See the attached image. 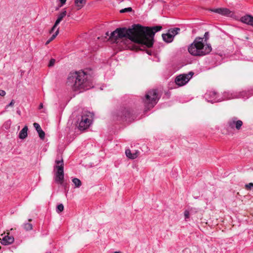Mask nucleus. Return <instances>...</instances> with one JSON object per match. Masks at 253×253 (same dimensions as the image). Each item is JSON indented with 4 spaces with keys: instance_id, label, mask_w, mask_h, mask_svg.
Masks as SVG:
<instances>
[{
    "instance_id": "nucleus-38",
    "label": "nucleus",
    "mask_w": 253,
    "mask_h": 253,
    "mask_svg": "<svg viewBox=\"0 0 253 253\" xmlns=\"http://www.w3.org/2000/svg\"><path fill=\"white\" fill-rule=\"evenodd\" d=\"M58 206H63V205L61 204L58 205Z\"/></svg>"
},
{
    "instance_id": "nucleus-14",
    "label": "nucleus",
    "mask_w": 253,
    "mask_h": 253,
    "mask_svg": "<svg viewBox=\"0 0 253 253\" xmlns=\"http://www.w3.org/2000/svg\"><path fill=\"white\" fill-rule=\"evenodd\" d=\"M138 151H137L135 153H131L129 149H126V157L132 160L136 159L138 157Z\"/></svg>"
},
{
    "instance_id": "nucleus-23",
    "label": "nucleus",
    "mask_w": 253,
    "mask_h": 253,
    "mask_svg": "<svg viewBox=\"0 0 253 253\" xmlns=\"http://www.w3.org/2000/svg\"><path fill=\"white\" fill-rule=\"evenodd\" d=\"M132 10L131 7H127L121 9L120 12V13H125L127 12H130Z\"/></svg>"
},
{
    "instance_id": "nucleus-22",
    "label": "nucleus",
    "mask_w": 253,
    "mask_h": 253,
    "mask_svg": "<svg viewBox=\"0 0 253 253\" xmlns=\"http://www.w3.org/2000/svg\"><path fill=\"white\" fill-rule=\"evenodd\" d=\"M32 224L30 223H27L24 225V228L27 231L32 230Z\"/></svg>"
},
{
    "instance_id": "nucleus-37",
    "label": "nucleus",
    "mask_w": 253,
    "mask_h": 253,
    "mask_svg": "<svg viewBox=\"0 0 253 253\" xmlns=\"http://www.w3.org/2000/svg\"><path fill=\"white\" fill-rule=\"evenodd\" d=\"M114 253H120L119 252H115Z\"/></svg>"
},
{
    "instance_id": "nucleus-33",
    "label": "nucleus",
    "mask_w": 253,
    "mask_h": 253,
    "mask_svg": "<svg viewBox=\"0 0 253 253\" xmlns=\"http://www.w3.org/2000/svg\"><path fill=\"white\" fill-rule=\"evenodd\" d=\"M43 108V104L42 103H40L39 105V109H41Z\"/></svg>"
},
{
    "instance_id": "nucleus-5",
    "label": "nucleus",
    "mask_w": 253,
    "mask_h": 253,
    "mask_svg": "<svg viewBox=\"0 0 253 253\" xmlns=\"http://www.w3.org/2000/svg\"><path fill=\"white\" fill-rule=\"evenodd\" d=\"M159 98L157 91L156 89H152L148 91L145 94L143 99V102L145 105V111H146L152 108L157 103Z\"/></svg>"
},
{
    "instance_id": "nucleus-39",
    "label": "nucleus",
    "mask_w": 253,
    "mask_h": 253,
    "mask_svg": "<svg viewBox=\"0 0 253 253\" xmlns=\"http://www.w3.org/2000/svg\"><path fill=\"white\" fill-rule=\"evenodd\" d=\"M32 221V219H29V221Z\"/></svg>"
},
{
    "instance_id": "nucleus-2",
    "label": "nucleus",
    "mask_w": 253,
    "mask_h": 253,
    "mask_svg": "<svg viewBox=\"0 0 253 253\" xmlns=\"http://www.w3.org/2000/svg\"><path fill=\"white\" fill-rule=\"evenodd\" d=\"M88 77L83 71L71 72L67 78V84L74 91L81 92L89 89L93 85L89 80Z\"/></svg>"
},
{
    "instance_id": "nucleus-35",
    "label": "nucleus",
    "mask_w": 253,
    "mask_h": 253,
    "mask_svg": "<svg viewBox=\"0 0 253 253\" xmlns=\"http://www.w3.org/2000/svg\"><path fill=\"white\" fill-rule=\"evenodd\" d=\"M106 36H109V32H107L106 33Z\"/></svg>"
},
{
    "instance_id": "nucleus-18",
    "label": "nucleus",
    "mask_w": 253,
    "mask_h": 253,
    "mask_svg": "<svg viewBox=\"0 0 253 253\" xmlns=\"http://www.w3.org/2000/svg\"><path fill=\"white\" fill-rule=\"evenodd\" d=\"M75 4L77 7L78 9H81L85 4L86 0H74Z\"/></svg>"
},
{
    "instance_id": "nucleus-13",
    "label": "nucleus",
    "mask_w": 253,
    "mask_h": 253,
    "mask_svg": "<svg viewBox=\"0 0 253 253\" xmlns=\"http://www.w3.org/2000/svg\"><path fill=\"white\" fill-rule=\"evenodd\" d=\"M14 241V238L12 236L6 235L3 237L1 244L4 245H7L12 244Z\"/></svg>"
},
{
    "instance_id": "nucleus-16",
    "label": "nucleus",
    "mask_w": 253,
    "mask_h": 253,
    "mask_svg": "<svg viewBox=\"0 0 253 253\" xmlns=\"http://www.w3.org/2000/svg\"><path fill=\"white\" fill-rule=\"evenodd\" d=\"M162 36L163 40L166 42H171L173 40V37L169 32L166 34H162Z\"/></svg>"
},
{
    "instance_id": "nucleus-28",
    "label": "nucleus",
    "mask_w": 253,
    "mask_h": 253,
    "mask_svg": "<svg viewBox=\"0 0 253 253\" xmlns=\"http://www.w3.org/2000/svg\"><path fill=\"white\" fill-rule=\"evenodd\" d=\"M208 36H209V32H206L204 35V37L203 38H204L203 41H204V42H206L209 39Z\"/></svg>"
},
{
    "instance_id": "nucleus-24",
    "label": "nucleus",
    "mask_w": 253,
    "mask_h": 253,
    "mask_svg": "<svg viewBox=\"0 0 253 253\" xmlns=\"http://www.w3.org/2000/svg\"><path fill=\"white\" fill-rule=\"evenodd\" d=\"M184 214L185 216V219L187 220V219L189 218L190 211L188 210H186L185 211Z\"/></svg>"
},
{
    "instance_id": "nucleus-21",
    "label": "nucleus",
    "mask_w": 253,
    "mask_h": 253,
    "mask_svg": "<svg viewBox=\"0 0 253 253\" xmlns=\"http://www.w3.org/2000/svg\"><path fill=\"white\" fill-rule=\"evenodd\" d=\"M72 182L74 184L75 187H77V188L80 187L82 185L81 181L77 178H73L72 179Z\"/></svg>"
},
{
    "instance_id": "nucleus-26",
    "label": "nucleus",
    "mask_w": 253,
    "mask_h": 253,
    "mask_svg": "<svg viewBox=\"0 0 253 253\" xmlns=\"http://www.w3.org/2000/svg\"><path fill=\"white\" fill-rule=\"evenodd\" d=\"M55 63V60L54 59H51L49 61V64L48 65V66L49 67H52L54 66V64Z\"/></svg>"
},
{
    "instance_id": "nucleus-11",
    "label": "nucleus",
    "mask_w": 253,
    "mask_h": 253,
    "mask_svg": "<svg viewBox=\"0 0 253 253\" xmlns=\"http://www.w3.org/2000/svg\"><path fill=\"white\" fill-rule=\"evenodd\" d=\"M241 21L245 24L253 27V16H252L247 15L243 16L241 18Z\"/></svg>"
},
{
    "instance_id": "nucleus-32",
    "label": "nucleus",
    "mask_w": 253,
    "mask_h": 253,
    "mask_svg": "<svg viewBox=\"0 0 253 253\" xmlns=\"http://www.w3.org/2000/svg\"><path fill=\"white\" fill-rule=\"evenodd\" d=\"M66 0H60V1L61 2V3L62 4V5H63L65 3Z\"/></svg>"
},
{
    "instance_id": "nucleus-17",
    "label": "nucleus",
    "mask_w": 253,
    "mask_h": 253,
    "mask_svg": "<svg viewBox=\"0 0 253 253\" xmlns=\"http://www.w3.org/2000/svg\"><path fill=\"white\" fill-rule=\"evenodd\" d=\"M67 12L64 10L58 15V18L55 21V25H58L60 22L63 20V18L66 15Z\"/></svg>"
},
{
    "instance_id": "nucleus-20",
    "label": "nucleus",
    "mask_w": 253,
    "mask_h": 253,
    "mask_svg": "<svg viewBox=\"0 0 253 253\" xmlns=\"http://www.w3.org/2000/svg\"><path fill=\"white\" fill-rule=\"evenodd\" d=\"M59 34V28L57 29L55 33L52 35V36L46 41L45 42V45L48 44L51 41H52Z\"/></svg>"
},
{
    "instance_id": "nucleus-19",
    "label": "nucleus",
    "mask_w": 253,
    "mask_h": 253,
    "mask_svg": "<svg viewBox=\"0 0 253 253\" xmlns=\"http://www.w3.org/2000/svg\"><path fill=\"white\" fill-rule=\"evenodd\" d=\"M180 30V29L179 28H174L173 29H169L168 30V32H169V33L171 35V36L173 38L175 36H176L177 34H178Z\"/></svg>"
},
{
    "instance_id": "nucleus-9",
    "label": "nucleus",
    "mask_w": 253,
    "mask_h": 253,
    "mask_svg": "<svg viewBox=\"0 0 253 253\" xmlns=\"http://www.w3.org/2000/svg\"><path fill=\"white\" fill-rule=\"evenodd\" d=\"M227 124L231 129L236 128L237 130H240L243 123L241 120H238L237 118L233 117L229 120Z\"/></svg>"
},
{
    "instance_id": "nucleus-30",
    "label": "nucleus",
    "mask_w": 253,
    "mask_h": 253,
    "mask_svg": "<svg viewBox=\"0 0 253 253\" xmlns=\"http://www.w3.org/2000/svg\"><path fill=\"white\" fill-rule=\"evenodd\" d=\"M57 26H58V25H55V23H54V25H53V26L52 27V28H51V30H50L49 33H52V32L54 31L55 29L56 28V27H57Z\"/></svg>"
},
{
    "instance_id": "nucleus-25",
    "label": "nucleus",
    "mask_w": 253,
    "mask_h": 253,
    "mask_svg": "<svg viewBox=\"0 0 253 253\" xmlns=\"http://www.w3.org/2000/svg\"><path fill=\"white\" fill-rule=\"evenodd\" d=\"M251 187H253V183H250L246 184L245 185V188L247 190H250L251 189Z\"/></svg>"
},
{
    "instance_id": "nucleus-1",
    "label": "nucleus",
    "mask_w": 253,
    "mask_h": 253,
    "mask_svg": "<svg viewBox=\"0 0 253 253\" xmlns=\"http://www.w3.org/2000/svg\"><path fill=\"white\" fill-rule=\"evenodd\" d=\"M162 29L161 26L143 27L134 24L131 28H118L110 34L108 40L112 43L123 42L127 44L132 42L151 47L153 45V38L156 32Z\"/></svg>"
},
{
    "instance_id": "nucleus-31",
    "label": "nucleus",
    "mask_w": 253,
    "mask_h": 253,
    "mask_svg": "<svg viewBox=\"0 0 253 253\" xmlns=\"http://www.w3.org/2000/svg\"><path fill=\"white\" fill-rule=\"evenodd\" d=\"M6 94V92L5 91L3 90H0V96H4Z\"/></svg>"
},
{
    "instance_id": "nucleus-10",
    "label": "nucleus",
    "mask_w": 253,
    "mask_h": 253,
    "mask_svg": "<svg viewBox=\"0 0 253 253\" xmlns=\"http://www.w3.org/2000/svg\"><path fill=\"white\" fill-rule=\"evenodd\" d=\"M211 11L222 15H228L231 13L230 10L227 8H214L211 9Z\"/></svg>"
},
{
    "instance_id": "nucleus-6",
    "label": "nucleus",
    "mask_w": 253,
    "mask_h": 253,
    "mask_svg": "<svg viewBox=\"0 0 253 253\" xmlns=\"http://www.w3.org/2000/svg\"><path fill=\"white\" fill-rule=\"evenodd\" d=\"M94 114L88 111H84L81 116L78 127L80 130H85L90 125Z\"/></svg>"
},
{
    "instance_id": "nucleus-8",
    "label": "nucleus",
    "mask_w": 253,
    "mask_h": 253,
    "mask_svg": "<svg viewBox=\"0 0 253 253\" xmlns=\"http://www.w3.org/2000/svg\"><path fill=\"white\" fill-rule=\"evenodd\" d=\"M193 75V72H190L187 74L180 75L176 78L175 82L179 86L183 85L189 81Z\"/></svg>"
},
{
    "instance_id": "nucleus-34",
    "label": "nucleus",
    "mask_w": 253,
    "mask_h": 253,
    "mask_svg": "<svg viewBox=\"0 0 253 253\" xmlns=\"http://www.w3.org/2000/svg\"><path fill=\"white\" fill-rule=\"evenodd\" d=\"M17 114H18V115H20V114H21V112H20V111H19H19H17Z\"/></svg>"
},
{
    "instance_id": "nucleus-27",
    "label": "nucleus",
    "mask_w": 253,
    "mask_h": 253,
    "mask_svg": "<svg viewBox=\"0 0 253 253\" xmlns=\"http://www.w3.org/2000/svg\"><path fill=\"white\" fill-rule=\"evenodd\" d=\"M64 207H56V211L58 213L62 212L64 210Z\"/></svg>"
},
{
    "instance_id": "nucleus-15",
    "label": "nucleus",
    "mask_w": 253,
    "mask_h": 253,
    "mask_svg": "<svg viewBox=\"0 0 253 253\" xmlns=\"http://www.w3.org/2000/svg\"><path fill=\"white\" fill-rule=\"evenodd\" d=\"M28 126H25L19 133V137L20 139H24L27 136Z\"/></svg>"
},
{
    "instance_id": "nucleus-4",
    "label": "nucleus",
    "mask_w": 253,
    "mask_h": 253,
    "mask_svg": "<svg viewBox=\"0 0 253 253\" xmlns=\"http://www.w3.org/2000/svg\"><path fill=\"white\" fill-rule=\"evenodd\" d=\"M117 120L131 122L135 118L134 110L129 105H124L120 108L115 115Z\"/></svg>"
},
{
    "instance_id": "nucleus-7",
    "label": "nucleus",
    "mask_w": 253,
    "mask_h": 253,
    "mask_svg": "<svg viewBox=\"0 0 253 253\" xmlns=\"http://www.w3.org/2000/svg\"><path fill=\"white\" fill-rule=\"evenodd\" d=\"M56 166L54 169L56 170L55 172V181L56 182L62 184L64 181V162L62 159L61 160L55 161Z\"/></svg>"
},
{
    "instance_id": "nucleus-3",
    "label": "nucleus",
    "mask_w": 253,
    "mask_h": 253,
    "mask_svg": "<svg viewBox=\"0 0 253 253\" xmlns=\"http://www.w3.org/2000/svg\"><path fill=\"white\" fill-rule=\"evenodd\" d=\"M204 38L196 37L193 42L189 46L188 52L195 56H203L211 51L212 48L210 44H204Z\"/></svg>"
},
{
    "instance_id": "nucleus-36",
    "label": "nucleus",
    "mask_w": 253,
    "mask_h": 253,
    "mask_svg": "<svg viewBox=\"0 0 253 253\" xmlns=\"http://www.w3.org/2000/svg\"><path fill=\"white\" fill-rule=\"evenodd\" d=\"M128 48L131 49V47L130 46H127ZM132 49H133V48H132Z\"/></svg>"
},
{
    "instance_id": "nucleus-29",
    "label": "nucleus",
    "mask_w": 253,
    "mask_h": 253,
    "mask_svg": "<svg viewBox=\"0 0 253 253\" xmlns=\"http://www.w3.org/2000/svg\"><path fill=\"white\" fill-rule=\"evenodd\" d=\"M15 103V101L14 100H12L10 103L6 106L5 108L7 109L8 107H13Z\"/></svg>"
},
{
    "instance_id": "nucleus-12",
    "label": "nucleus",
    "mask_w": 253,
    "mask_h": 253,
    "mask_svg": "<svg viewBox=\"0 0 253 253\" xmlns=\"http://www.w3.org/2000/svg\"><path fill=\"white\" fill-rule=\"evenodd\" d=\"M33 126L34 127L36 128L37 131L38 132L40 138L41 139L43 140L45 137V133L42 130L40 125L37 123H34L33 124Z\"/></svg>"
}]
</instances>
